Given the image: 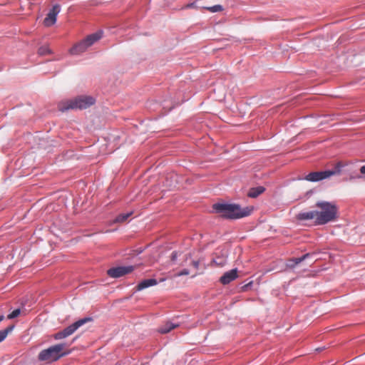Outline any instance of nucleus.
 Returning a JSON list of instances; mask_svg holds the SVG:
<instances>
[{
  "label": "nucleus",
  "instance_id": "1",
  "mask_svg": "<svg viewBox=\"0 0 365 365\" xmlns=\"http://www.w3.org/2000/svg\"><path fill=\"white\" fill-rule=\"evenodd\" d=\"M213 209L222 217L227 219H239L251 215L253 207H241L235 204H220L213 205Z\"/></svg>",
  "mask_w": 365,
  "mask_h": 365
},
{
  "label": "nucleus",
  "instance_id": "2",
  "mask_svg": "<svg viewBox=\"0 0 365 365\" xmlns=\"http://www.w3.org/2000/svg\"><path fill=\"white\" fill-rule=\"evenodd\" d=\"M318 215L317 225H325L337 218L338 207L334 202L319 201L316 203Z\"/></svg>",
  "mask_w": 365,
  "mask_h": 365
},
{
  "label": "nucleus",
  "instance_id": "3",
  "mask_svg": "<svg viewBox=\"0 0 365 365\" xmlns=\"http://www.w3.org/2000/svg\"><path fill=\"white\" fill-rule=\"evenodd\" d=\"M95 103V99L91 96H81L73 99L63 101L58 103L59 110L64 112L70 109H86Z\"/></svg>",
  "mask_w": 365,
  "mask_h": 365
},
{
  "label": "nucleus",
  "instance_id": "4",
  "mask_svg": "<svg viewBox=\"0 0 365 365\" xmlns=\"http://www.w3.org/2000/svg\"><path fill=\"white\" fill-rule=\"evenodd\" d=\"M102 36V31H98L91 35H88L86 38L76 43L72 48H71L69 50L70 53L72 55H79L85 52L88 48L101 39Z\"/></svg>",
  "mask_w": 365,
  "mask_h": 365
},
{
  "label": "nucleus",
  "instance_id": "5",
  "mask_svg": "<svg viewBox=\"0 0 365 365\" xmlns=\"http://www.w3.org/2000/svg\"><path fill=\"white\" fill-rule=\"evenodd\" d=\"M345 165L342 162L337 163L331 170L312 172L309 173L304 179L310 182H317L330 178L332 175L339 174L341 168Z\"/></svg>",
  "mask_w": 365,
  "mask_h": 365
},
{
  "label": "nucleus",
  "instance_id": "6",
  "mask_svg": "<svg viewBox=\"0 0 365 365\" xmlns=\"http://www.w3.org/2000/svg\"><path fill=\"white\" fill-rule=\"evenodd\" d=\"M92 320L90 317H86L76 321L73 323L70 326L66 327L63 330L56 333L53 335V338L56 340H60L64 338H66L71 335H72L80 327L83 326L86 323L91 322Z\"/></svg>",
  "mask_w": 365,
  "mask_h": 365
},
{
  "label": "nucleus",
  "instance_id": "7",
  "mask_svg": "<svg viewBox=\"0 0 365 365\" xmlns=\"http://www.w3.org/2000/svg\"><path fill=\"white\" fill-rule=\"evenodd\" d=\"M66 344H58L47 349V363L55 361L71 353L66 349Z\"/></svg>",
  "mask_w": 365,
  "mask_h": 365
},
{
  "label": "nucleus",
  "instance_id": "8",
  "mask_svg": "<svg viewBox=\"0 0 365 365\" xmlns=\"http://www.w3.org/2000/svg\"><path fill=\"white\" fill-rule=\"evenodd\" d=\"M133 269V266L117 267L109 269L107 273L110 277L118 278L130 273Z\"/></svg>",
  "mask_w": 365,
  "mask_h": 365
},
{
  "label": "nucleus",
  "instance_id": "9",
  "mask_svg": "<svg viewBox=\"0 0 365 365\" xmlns=\"http://www.w3.org/2000/svg\"><path fill=\"white\" fill-rule=\"evenodd\" d=\"M61 11V6L56 4L47 13V27L54 25L56 23L57 16Z\"/></svg>",
  "mask_w": 365,
  "mask_h": 365
},
{
  "label": "nucleus",
  "instance_id": "10",
  "mask_svg": "<svg viewBox=\"0 0 365 365\" xmlns=\"http://www.w3.org/2000/svg\"><path fill=\"white\" fill-rule=\"evenodd\" d=\"M237 277V269H231L225 272L220 279V282L222 284H228L232 281L235 280Z\"/></svg>",
  "mask_w": 365,
  "mask_h": 365
},
{
  "label": "nucleus",
  "instance_id": "11",
  "mask_svg": "<svg viewBox=\"0 0 365 365\" xmlns=\"http://www.w3.org/2000/svg\"><path fill=\"white\" fill-rule=\"evenodd\" d=\"M317 210L300 212L297 215V219L300 220H314L317 224Z\"/></svg>",
  "mask_w": 365,
  "mask_h": 365
},
{
  "label": "nucleus",
  "instance_id": "12",
  "mask_svg": "<svg viewBox=\"0 0 365 365\" xmlns=\"http://www.w3.org/2000/svg\"><path fill=\"white\" fill-rule=\"evenodd\" d=\"M157 284V280L155 279H148L140 282L137 286V290H142L151 286Z\"/></svg>",
  "mask_w": 365,
  "mask_h": 365
},
{
  "label": "nucleus",
  "instance_id": "13",
  "mask_svg": "<svg viewBox=\"0 0 365 365\" xmlns=\"http://www.w3.org/2000/svg\"><path fill=\"white\" fill-rule=\"evenodd\" d=\"M212 264L217 267H223L227 264V256L225 253H222L220 256H217L212 259Z\"/></svg>",
  "mask_w": 365,
  "mask_h": 365
},
{
  "label": "nucleus",
  "instance_id": "14",
  "mask_svg": "<svg viewBox=\"0 0 365 365\" xmlns=\"http://www.w3.org/2000/svg\"><path fill=\"white\" fill-rule=\"evenodd\" d=\"M179 325L178 324H173L172 322H168L163 326H161L158 331L161 334H167L170 332L172 329L178 327Z\"/></svg>",
  "mask_w": 365,
  "mask_h": 365
},
{
  "label": "nucleus",
  "instance_id": "15",
  "mask_svg": "<svg viewBox=\"0 0 365 365\" xmlns=\"http://www.w3.org/2000/svg\"><path fill=\"white\" fill-rule=\"evenodd\" d=\"M264 191V188L263 187L259 186L257 187H253L248 192V196L250 197L255 198L259 196L260 194H262Z\"/></svg>",
  "mask_w": 365,
  "mask_h": 365
},
{
  "label": "nucleus",
  "instance_id": "16",
  "mask_svg": "<svg viewBox=\"0 0 365 365\" xmlns=\"http://www.w3.org/2000/svg\"><path fill=\"white\" fill-rule=\"evenodd\" d=\"M310 256V254L307 253L306 255H304L301 257L294 258L292 259H290L289 263L287 264V266L289 267H294L295 265L298 264L305 259H307L308 257Z\"/></svg>",
  "mask_w": 365,
  "mask_h": 365
},
{
  "label": "nucleus",
  "instance_id": "17",
  "mask_svg": "<svg viewBox=\"0 0 365 365\" xmlns=\"http://www.w3.org/2000/svg\"><path fill=\"white\" fill-rule=\"evenodd\" d=\"M132 212L126 214H120L118 215L113 220V223H121L127 220V219L132 215Z\"/></svg>",
  "mask_w": 365,
  "mask_h": 365
},
{
  "label": "nucleus",
  "instance_id": "18",
  "mask_svg": "<svg viewBox=\"0 0 365 365\" xmlns=\"http://www.w3.org/2000/svg\"><path fill=\"white\" fill-rule=\"evenodd\" d=\"M14 329V326H9L5 329L0 331V342L4 341L7 336L8 334L10 333Z\"/></svg>",
  "mask_w": 365,
  "mask_h": 365
},
{
  "label": "nucleus",
  "instance_id": "19",
  "mask_svg": "<svg viewBox=\"0 0 365 365\" xmlns=\"http://www.w3.org/2000/svg\"><path fill=\"white\" fill-rule=\"evenodd\" d=\"M204 9L212 12V13H215V12H219V11H223V7L221 5H215L213 6H207V7H204Z\"/></svg>",
  "mask_w": 365,
  "mask_h": 365
},
{
  "label": "nucleus",
  "instance_id": "20",
  "mask_svg": "<svg viewBox=\"0 0 365 365\" xmlns=\"http://www.w3.org/2000/svg\"><path fill=\"white\" fill-rule=\"evenodd\" d=\"M20 313H21V310L19 309H16L14 310L11 313H10L7 316V318L9 319H14V318L17 317L20 314Z\"/></svg>",
  "mask_w": 365,
  "mask_h": 365
},
{
  "label": "nucleus",
  "instance_id": "21",
  "mask_svg": "<svg viewBox=\"0 0 365 365\" xmlns=\"http://www.w3.org/2000/svg\"><path fill=\"white\" fill-rule=\"evenodd\" d=\"M189 274H190L189 270L187 269H184L181 272L175 274L174 277H180V276H182V275H188Z\"/></svg>",
  "mask_w": 365,
  "mask_h": 365
},
{
  "label": "nucleus",
  "instance_id": "22",
  "mask_svg": "<svg viewBox=\"0 0 365 365\" xmlns=\"http://www.w3.org/2000/svg\"><path fill=\"white\" fill-rule=\"evenodd\" d=\"M38 358L41 361L46 360V349H43L40 352Z\"/></svg>",
  "mask_w": 365,
  "mask_h": 365
},
{
  "label": "nucleus",
  "instance_id": "23",
  "mask_svg": "<svg viewBox=\"0 0 365 365\" xmlns=\"http://www.w3.org/2000/svg\"><path fill=\"white\" fill-rule=\"evenodd\" d=\"M192 266L195 268V269H198L199 268V265H200V262L199 261H193L192 262Z\"/></svg>",
  "mask_w": 365,
  "mask_h": 365
},
{
  "label": "nucleus",
  "instance_id": "24",
  "mask_svg": "<svg viewBox=\"0 0 365 365\" xmlns=\"http://www.w3.org/2000/svg\"><path fill=\"white\" fill-rule=\"evenodd\" d=\"M178 254L176 252H173L171 255V259L172 261H175L177 259Z\"/></svg>",
  "mask_w": 365,
  "mask_h": 365
},
{
  "label": "nucleus",
  "instance_id": "25",
  "mask_svg": "<svg viewBox=\"0 0 365 365\" xmlns=\"http://www.w3.org/2000/svg\"><path fill=\"white\" fill-rule=\"evenodd\" d=\"M46 52V50L43 48H40L38 50V53L40 55H43Z\"/></svg>",
  "mask_w": 365,
  "mask_h": 365
},
{
  "label": "nucleus",
  "instance_id": "26",
  "mask_svg": "<svg viewBox=\"0 0 365 365\" xmlns=\"http://www.w3.org/2000/svg\"><path fill=\"white\" fill-rule=\"evenodd\" d=\"M360 172H361L362 174H365V165L362 166V167L360 168Z\"/></svg>",
  "mask_w": 365,
  "mask_h": 365
},
{
  "label": "nucleus",
  "instance_id": "27",
  "mask_svg": "<svg viewBox=\"0 0 365 365\" xmlns=\"http://www.w3.org/2000/svg\"><path fill=\"white\" fill-rule=\"evenodd\" d=\"M192 6H193V4H187V5L186 6V7H187V8H190V7H192Z\"/></svg>",
  "mask_w": 365,
  "mask_h": 365
},
{
  "label": "nucleus",
  "instance_id": "28",
  "mask_svg": "<svg viewBox=\"0 0 365 365\" xmlns=\"http://www.w3.org/2000/svg\"><path fill=\"white\" fill-rule=\"evenodd\" d=\"M4 319V316H0V322H1Z\"/></svg>",
  "mask_w": 365,
  "mask_h": 365
},
{
  "label": "nucleus",
  "instance_id": "29",
  "mask_svg": "<svg viewBox=\"0 0 365 365\" xmlns=\"http://www.w3.org/2000/svg\"><path fill=\"white\" fill-rule=\"evenodd\" d=\"M46 52H47V55H48L51 53V51L48 48H47Z\"/></svg>",
  "mask_w": 365,
  "mask_h": 365
}]
</instances>
